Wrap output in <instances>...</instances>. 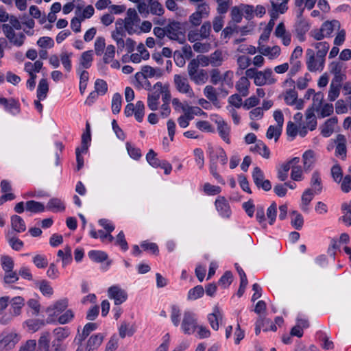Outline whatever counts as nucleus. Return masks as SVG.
Masks as SVG:
<instances>
[{"label":"nucleus","mask_w":351,"mask_h":351,"mask_svg":"<svg viewBox=\"0 0 351 351\" xmlns=\"http://www.w3.org/2000/svg\"><path fill=\"white\" fill-rule=\"evenodd\" d=\"M210 64L213 66H221L223 62L222 52L220 50H216L210 56Z\"/></svg>","instance_id":"de8ad7c7"},{"label":"nucleus","mask_w":351,"mask_h":351,"mask_svg":"<svg viewBox=\"0 0 351 351\" xmlns=\"http://www.w3.org/2000/svg\"><path fill=\"white\" fill-rule=\"evenodd\" d=\"M208 77L206 71L201 69L197 73H196L193 77H191V80L194 81L195 84H199L200 83L204 84L207 81Z\"/></svg>","instance_id":"8fccbe9b"},{"label":"nucleus","mask_w":351,"mask_h":351,"mask_svg":"<svg viewBox=\"0 0 351 351\" xmlns=\"http://www.w3.org/2000/svg\"><path fill=\"white\" fill-rule=\"evenodd\" d=\"M93 61V51L89 50L82 53L80 59V65L84 69H88Z\"/></svg>","instance_id":"e433bc0d"},{"label":"nucleus","mask_w":351,"mask_h":351,"mask_svg":"<svg viewBox=\"0 0 351 351\" xmlns=\"http://www.w3.org/2000/svg\"><path fill=\"white\" fill-rule=\"evenodd\" d=\"M217 210L223 217H229L231 214L230 208L228 201L224 197H219L215 200Z\"/></svg>","instance_id":"ddd939ff"},{"label":"nucleus","mask_w":351,"mask_h":351,"mask_svg":"<svg viewBox=\"0 0 351 351\" xmlns=\"http://www.w3.org/2000/svg\"><path fill=\"white\" fill-rule=\"evenodd\" d=\"M315 193H315V191L311 189H307L303 192L302 198H301V200H302L301 209L304 212H308V206L312 201V199L314 197V195Z\"/></svg>","instance_id":"6ab92c4d"},{"label":"nucleus","mask_w":351,"mask_h":351,"mask_svg":"<svg viewBox=\"0 0 351 351\" xmlns=\"http://www.w3.org/2000/svg\"><path fill=\"white\" fill-rule=\"evenodd\" d=\"M104 339L102 333H97L91 335L86 342L85 351H95L98 349Z\"/></svg>","instance_id":"9b49d317"},{"label":"nucleus","mask_w":351,"mask_h":351,"mask_svg":"<svg viewBox=\"0 0 351 351\" xmlns=\"http://www.w3.org/2000/svg\"><path fill=\"white\" fill-rule=\"evenodd\" d=\"M250 86V82L248 79L245 76H242L237 82L235 87L241 96L246 97L249 93Z\"/></svg>","instance_id":"aec40b11"},{"label":"nucleus","mask_w":351,"mask_h":351,"mask_svg":"<svg viewBox=\"0 0 351 351\" xmlns=\"http://www.w3.org/2000/svg\"><path fill=\"white\" fill-rule=\"evenodd\" d=\"M157 154L153 150L149 149V152L146 155V160L148 163L154 168H158L160 165V160L157 157Z\"/></svg>","instance_id":"a18cd8bd"},{"label":"nucleus","mask_w":351,"mask_h":351,"mask_svg":"<svg viewBox=\"0 0 351 351\" xmlns=\"http://www.w3.org/2000/svg\"><path fill=\"white\" fill-rule=\"evenodd\" d=\"M129 325L126 322H122L119 330V336L123 339L126 335L132 336L134 333V330L132 328H129Z\"/></svg>","instance_id":"4d7b16f0"},{"label":"nucleus","mask_w":351,"mask_h":351,"mask_svg":"<svg viewBox=\"0 0 351 351\" xmlns=\"http://www.w3.org/2000/svg\"><path fill=\"white\" fill-rule=\"evenodd\" d=\"M239 7L241 12L243 11L245 13V18L247 20L250 21L254 18V8L253 5L241 3Z\"/></svg>","instance_id":"6e6d98bb"},{"label":"nucleus","mask_w":351,"mask_h":351,"mask_svg":"<svg viewBox=\"0 0 351 351\" xmlns=\"http://www.w3.org/2000/svg\"><path fill=\"white\" fill-rule=\"evenodd\" d=\"M89 258L95 263L106 262V266L108 267L111 265L112 261L108 260V255L106 252L101 250H90L88 253Z\"/></svg>","instance_id":"f8f14e48"},{"label":"nucleus","mask_w":351,"mask_h":351,"mask_svg":"<svg viewBox=\"0 0 351 351\" xmlns=\"http://www.w3.org/2000/svg\"><path fill=\"white\" fill-rule=\"evenodd\" d=\"M298 97V92L295 89L287 90L284 97L285 102L287 105L293 106L297 101Z\"/></svg>","instance_id":"58836bf2"},{"label":"nucleus","mask_w":351,"mask_h":351,"mask_svg":"<svg viewBox=\"0 0 351 351\" xmlns=\"http://www.w3.org/2000/svg\"><path fill=\"white\" fill-rule=\"evenodd\" d=\"M38 349L39 351H64L65 347L57 341H53L50 345V333L44 332L38 341Z\"/></svg>","instance_id":"f257e3e1"},{"label":"nucleus","mask_w":351,"mask_h":351,"mask_svg":"<svg viewBox=\"0 0 351 351\" xmlns=\"http://www.w3.org/2000/svg\"><path fill=\"white\" fill-rule=\"evenodd\" d=\"M1 266L5 272L12 271L14 268V261L12 258L7 255L1 257Z\"/></svg>","instance_id":"79ce46f5"},{"label":"nucleus","mask_w":351,"mask_h":351,"mask_svg":"<svg viewBox=\"0 0 351 351\" xmlns=\"http://www.w3.org/2000/svg\"><path fill=\"white\" fill-rule=\"evenodd\" d=\"M149 12L154 15L162 16L165 10L162 4L157 0H149Z\"/></svg>","instance_id":"473e14b6"},{"label":"nucleus","mask_w":351,"mask_h":351,"mask_svg":"<svg viewBox=\"0 0 351 351\" xmlns=\"http://www.w3.org/2000/svg\"><path fill=\"white\" fill-rule=\"evenodd\" d=\"M108 295L110 299H113L114 300L115 305H119L128 299V294L126 291L115 285L108 288Z\"/></svg>","instance_id":"39448f33"},{"label":"nucleus","mask_w":351,"mask_h":351,"mask_svg":"<svg viewBox=\"0 0 351 351\" xmlns=\"http://www.w3.org/2000/svg\"><path fill=\"white\" fill-rule=\"evenodd\" d=\"M204 93L206 98L210 100L215 106L220 108V106L219 105V102L217 99V94L213 86L210 85L206 86L204 89Z\"/></svg>","instance_id":"4be33fe9"},{"label":"nucleus","mask_w":351,"mask_h":351,"mask_svg":"<svg viewBox=\"0 0 351 351\" xmlns=\"http://www.w3.org/2000/svg\"><path fill=\"white\" fill-rule=\"evenodd\" d=\"M121 95L119 93L114 94L112 99V111L113 114H116L120 112L121 108Z\"/></svg>","instance_id":"a19ab883"},{"label":"nucleus","mask_w":351,"mask_h":351,"mask_svg":"<svg viewBox=\"0 0 351 351\" xmlns=\"http://www.w3.org/2000/svg\"><path fill=\"white\" fill-rule=\"evenodd\" d=\"M180 310L178 306L173 305L171 306V319L175 326H178L180 324Z\"/></svg>","instance_id":"680f3d73"},{"label":"nucleus","mask_w":351,"mask_h":351,"mask_svg":"<svg viewBox=\"0 0 351 351\" xmlns=\"http://www.w3.org/2000/svg\"><path fill=\"white\" fill-rule=\"evenodd\" d=\"M206 5L205 3L199 5L197 12L193 13L189 17V21L194 26H198L201 24L202 14L206 10Z\"/></svg>","instance_id":"412c9836"},{"label":"nucleus","mask_w":351,"mask_h":351,"mask_svg":"<svg viewBox=\"0 0 351 351\" xmlns=\"http://www.w3.org/2000/svg\"><path fill=\"white\" fill-rule=\"evenodd\" d=\"M306 65L308 70L311 72L316 71L318 68L316 67L315 64V53L313 49H308L306 50Z\"/></svg>","instance_id":"4c0bfd02"},{"label":"nucleus","mask_w":351,"mask_h":351,"mask_svg":"<svg viewBox=\"0 0 351 351\" xmlns=\"http://www.w3.org/2000/svg\"><path fill=\"white\" fill-rule=\"evenodd\" d=\"M331 175L336 182L339 183L343 178V172L339 165L337 164L331 168Z\"/></svg>","instance_id":"bf43d9fd"},{"label":"nucleus","mask_w":351,"mask_h":351,"mask_svg":"<svg viewBox=\"0 0 351 351\" xmlns=\"http://www.w3.org/2000/svg\"><path fill=\"white\" fill-rule=\"evenodd\" d=\"M230 16L234 23H240L243 18V13L241 8L239 6H233L231 9Z\"/></svg>","instance_id":"603ef678"},{"label":"nucleus","mask_w":351,"mask_h":351,"mask_svg":"<svg viewBox=\"0 0 351 351\" xmlns=\"http://www.w3.org/2000/svg\"><path fill=\"white\" fill-rule=\"evenodd\" d=\"M56 339L53 341H57L59 343H62L61 341L69 337L70 335V330L68 327H58L53 331Z\"/></svg>","instance_id":"c756f323"},{"label":"nucleus","mask_w":351,"mask_h":351,"mask_svg":"<svg viewBox=\"0 0 351 351\" xmlns=\"http://www.w3.org/2000/svg\"><path fill=\"white\" fill-rule=\"evenodd\" d=\"M219 319H222V315L219 308L217 306H215L213 309V313H210L208 315V320L209 322V324L211 328L215 330H217L219 329Z\"/></svg>","instance_id":"f3484780"},{"label":"nucleus","mask_w":351,"mask_h":351,"mask_svg":"<svg viewBox=\"0 0 351 351\" xmlns=\"http://www.w3.org/2000/svg\"><path fill=\"white\" fill-rule=\"evenodd\" d=\"M318 338L320 341H323L322 348L325 350H331L334 348V343L332 341L329 340L328 335L322 332L319 331L317 333Z\"/></svg>","instance_id":"c03bdc74"},{"label":"nucleus","mask_w":351,"mask_h":351,"mask_svg":"<svg viewBox=\"0 0 351 351\" xmlns=\"http://www.w3.org/2000/svg\"><path fill=\"white\" fill-rule=\"evenodd\" d=\"M233 280V275L230 271H226L218 281V285L224 289L228 287Z\"/></svg>","instance_id":"ea45409f"},{"label":"nucleus","mask_w":351,"mask_h":351,"mask_svg":"<svg viewBox=\"0 0 351 351\" xmlns=\"http://www.w3.org/2000/svg\"><path fill=\"white\" fill-rule=\"evenodd\" d=\"M95 90L101 95H105L108 91V84L106 82L101 79L96 80L95 82Z\"/></svg>","instance_id":"3c124183"},{"label":"nucleus","mask_w":351,"mask_h":351,"mask_svg":"<svg viewBox=\"0 0 351 351\" xmlns=\"http://www.w3.org/2000/svg\"><path fill=\"white\" fill-rule=\"evenodd\" d=\"M253 181L258 189H262L265 191L271 189V184L269 180H265V175L260 167H256L252 171Z\"/></svg>","instance_id":"20e7f679"},{"label":"nucleus","mask_w":351,"mask_h":351,"mask_svg":"<svg viewBox=\"0 0 351 351\" xmlns=\"http://www.w3.org/2000/svg\"><path fill=\"white\" fill-rule=\"evenodd\" d=\"M167 29V36L173 40H176L179 43L183 44L185 42V38H180V33L176 31V29L171 26L170 23H169L166 26Z\"/></svg>","instance_id":"c9c22d12"},{"label":"nucleus","mask_w":351,"mask_h":351,"mask_svg":"<svg viewBox=\"0 0 351 351\" xmlns=\"http://www.w3.org/2000/svg\"><path fill=\"white\" fill-rule=\"evenodd\" d=\"M161 92L156 90L152 94H149L147 97V106L151 110L155 111L158 109V100Z\"/></svg>","instance_id":"c85d7f7f"},{"label":"nucleus","mask_w":351,"mask_h":351,"mask_svg":"<svg viewBox=\"0 0 351 351\" xmlns=\"http://www.w3.org/2000/svg\"><path fill=\"white\" fill-rule=\"evenodd\" d=\"M28 328L33 332L37 331L41 326L45 325V322L40 319H28L26 321Z\"/></svg>","instance_id":"5fc2aeb1"},{"label":"nucleus","mask_w":351,"mask_h":351,"mask_svg":"<svg viewBox=\"0 0 351 351\" xmlns=\"http://www.w3.org/2000/svg\"><path fill=\"white\" fill-rule=\"evenodd\" d=\"M174 84L176 89L180 93L189 94L190 97L194 96V92L186 77H182L181 75L176 74L174 75Z\"/></svg>","instance_id":"423d86ee"},{"label":"nucleus","mask_w":351,"mask_h":351,"mask_svg":"<svg viewBox=\"0 0 351 351\" xmlns=\"http://www.w3.org/2000/svg\"><path fill=\"white\" fill-rule=\"evenodd\" d=\"M250 151L256 152L265 158H269L270 156V151L267 146L261 140L256 142V144L250 147Z\"/></svg>","instance_id":"a211bd4d"},{"label":"nucleus","mask_w":351,"mask_h":351,"mask_svg":"<svg viewBox=\"0 0 351 351\" xmlns=\"http://www.w3.org/2000/svg\"><path fill=\"white\" fill-rule=\"evenodd\" d=\"M197 328L195 315L191 311H185L181 324V328L184 334H193Z\"/></svg>","instance_id":"7ed1b4c3"},{"label":"nucleus","mask_w":351,"mask_h":351,"mask_svg":"<svg viewBox=\"0 0 351 351\" xmlns=\"http://www.w3.org/2000/svg\"><path fill=\"white\" fill-rule=\"evenodd\" d=\"M311 25L306 20L296 21L294 24V30L299 41L304 42L305 34L310 29Z\"/></svg>","instance_id":"0eeeda50"},{"label":"nucleus","mask_w":351,"mask_h":351,"mask_svg":"<svg viewBox=\"0 0 351 351\" xmlns=\"http://www.w3.org/2000/svg\"><path fill=\"white\" fill-rule=\"evenodd\" d=\"M68 299L64 298L60 300H58L53 306H49L47 309V312L50 313L51 311H55L52 315H56V313H62L68 306Z\"/></svg>","instance_id":"393cba45"},{"label":"nucleus","mask_w":351,"mask_h":351,"mask_svg":"<svg viewBox=\"0 0 351 351\" xmlns=\"http://www.w3.org/2000/svg\"><path fill=\"white\" fill-rule=\"evenodd\" d=\"M338 122L337 117H332L327 119L321 126V134L324 137H329L334 131V126Z\"/></svg>","instance_id":"4468645a"},{"label":"nucleus","mask_w":351,"mask_h":351,"mask_svg":"<svg viewBox=\"0 0 351 351\" xmlns=\"http://www.w3.org/2000/svg\"><path fill=\"white\" fill-rule=\"evenodd\" d=\"M282 129L278 126L270 125L267 131L266 136L269 139L274 138L275 141H277L281 134Z\"/></svg>","instance_id":"09e8293b"},{"label":"nucleus","mask_w":351,"mask_h":351,"mask_svg":"<svg viewBox=\"0 0 351 351\" xmlns=\"http://www.w3.org/2000/svg\"><path fill=\"white\" fill-rule=\"evenodd\" d=\"M72 53H68L62 52L60 55V60L62 64L66 71L69 72L71 70V61L70 60Z\"/></svg>","instance_id":"13d9d810"},{"label":"nucleus","mask_w":351,"mask_h":351,"mask_svg":"<svg viewBox=\"0 0 351 351\" xmlns=\"http://www.w3.org/2000/svg\"><path fill=\"white\" fill-rule=\"evenodd\" d=\"M37 45L42 48H51L54 46V42L51 37L43 36L38 40Z\"/></svg>","instance_id":"338daca9"},{"label":"nucleus","mask_w":351,"mask_h":351,"mask_svg":"<svg viewBox=\"0 0 351 351\" xmlns=\"http://www.w3.org/2000/svg\"><path fill=\"white\" fill-rule=\"evenodd\" d=\"M45 206L43 203L34 200H29L26 202V210L32 213H40L45 210Z\"/></svg>","instance_id":"f704fd0d"},{"label":"nucleus","mask_w":351,"mask_h":351,"mask_svg":"<svg viewBox=\"0 0 351 351\" xmlns=\"http://www.w3.org/2000/svg\"><path fill=\"white\" fill-rule=\"evenodd\" d=\"M341 189L343 192L347 193L351 191V176L346 175L341 180Z\"/></svg>","instance_id":"774afa93"},{"label":"nucleus","mask_w":351,"mask_h":351,"mask_svg":"<svg viewBox=\"0 0 351 351\" xmlns=\"http://www.w3.org/2000/svg\"><path fill=\"white\" fill-rule=\"evenodd\" d=\"M291 215L295 216L291 220V226L296 230H301L304 224V219L302 215L297 210H292L290 213Z\"/></svg>","instance_id":"7c9ffc66"},{"label":"nucleus","mask_w":351,"mask_h":351,"mask_svg":"<svg viewBox=\"0 0 351 351\" xmlns=\"http://www.w3.org/2000/svg\"><path fill=\"white\" fill-rule=\"evenodd\" d=\"M313 46L317 49L316 55L317 58H324L326 57L330 47L328 42H319L315 43Z\"/></svg>","instance_id":"2f4dec72"},{"label":"nucleus","mask_w":351,"mask_h":351,"mask_svg":"<svg viewBox=\"0 0 351 351\" xmlns=\"http://www.w3.org/2000/svg\"><path fill=\"white\" fill-rule=\"evenodd\" d=\"M39 284L40 291L44 295H51L53 294V291L49 282L46 280H43L39 282Z\"/></svg>","instance_id":"e2e57ef3"},{"label":"nucleus","mask_w":351,"mask_h":351,"mask_svg":"<svg viewBox=\"0 0 351 351\" xmlns=\"http://www.w3.org/2000/svg\"><path fill=\"white\" fill-rule=\"evenodd\" d=\"M49 91V84L46 78L40 80L37 88V97L39 100H43L47 97Z\"/></svg>","instance_id":"a878e982"},{"label":"nucleus","mask_w":351,"mask_h":351,"mask_svg":"<svg viewBox=\"0 0 351 351\" xmlns=\"http://www.w3.org/2000/svg\"><path fill=\"white\" fill-rule=\"evenodd\" d=\"M311 186H315L317 185L318 188L313 190L316 194H318L321 193L322 190V180L320 178L319 173L317 171H315L311 177Z\"/></svg>","instance_id":"49530a36"},{"label":"nucleus","mask_w":351,"mask_h":351,"mask_svg":"<svg viewBox=\"0 0 351 351\" xmlns=\"http://www.w3.org/2000/svg\"><path fill=\"white\" fill-rule=\"evenodd\" d=\"M33 263L38 268H45L48 265L47 258L40 254H37L33 258Z\"/></svg>","instance_id":"69168bd1"},{"label":"nucleus","mask_w":351,"mask_h":351,"mask_svg":"<svg viewBox=\"0 0 351 351\" xmlns=\"http://www.w3.org/2000/svg\"><path fill=\"white\" fill-rule=\"evenodd\" d=\"M124 114L127 117H131L133 114L136 120L141 123L145 115V105L142 101H138L136 104V109L132 103L129 102L125 108Z\"/></svg>","instance_id":"f03ea898"},{"label":"nucleus","mask_w":351,"mask_h":351,"mask_svg":"<svg viewBox=\"0 0 351 351\" xmlns=\"http://www.w3.org/2000/svg\"><path fill=\"white\" fill-rule=\"evenodd\" d=\"M204 293V288L201 285H197L189 290L188 293L189 300H197L203 296Z\"/></svg>","instance_id":"37998d69"},{"label":"nucleus","mask_w":351,"mask_h":351,"mask_svg":"<svg viewBox=\"0 0 351 351\" xmlns=\"http://www.w3.org/2000/svg\"><path fill=\"white\" fill-rule=\"evenodd\" d=\"M321 27L324 32H326L325 36H330L335 27L340 28V23L337 20L326 21L322 23Z\"/></svg>","instance_id":"cd10ccee"},{"label":"nucleus","mask_w":351,"mask_h":351,"mask_svg":"<svg viewBox=\"0 0 351 351\" xmlns=\"http://www.w3.org/2000/svg\"><path fill=\"white\" fill-rule=\"evenodd\" d=\"M11 304L10 313L13 316H17L21 314V308L25 305V300L21 296H16L10 300Z\"/></svg>","instance_id":"2eb2a0df"},{"label":"nucleus","mask_w":351,"mask_h":351,"mask_svg":"<svg viewBox=\"0 0 351 351\" xmlns=\"http://www.w3.org/2000/svg\"><path fill=\"white\" fill-rule=\"evenodd\" d=\"M0 105L3 106L6 111H8L13 114H18L20 112L19 102L12 97L10 99L1 97Z\"/></svg>","instance_id":"9d476101"},{"label":"nucleus","mask_w":351,"mask_h":351,"mask_svg":"<svg viewBox=\"0 0 351 351\" xmlns=\"http://www.w3.org/2000/svg\"><path fill=\"white\" fill-rule=\"evenodd\" d=\"M106 47L105 39L103 37H98L95 42V51L97 56H101Z\"/></svg>","instance_id":"052dcab7"},{"label":"nucleus","mask_w":351,"mask_h":351,"mask_svg":"<svg viewBox=\"0 0 351 351\" xmlns=\"http://www.w3.org/2000/svg\"><path fill=\"white\" fill-rule=\"evenodd\" d=\"M128 17L125 19V29L129 34H132V32L129 29V25H133L134 21L139 20L137 13L134 9L129 8L127 11Z\"/></svg>","instance_id":"5701e85b"},{"label":"nucleus","mask_w":351,"mask_h":351,"mask_svg":"<svg viewBox=\"0 0 351 351\" xmlns=\"http://www.w3.org/2000/svg\"><path fill=\"white\" fill-rule=\"evenodd\" d=\"M98 327L97 323L88 322L83 328L82 332H80V328H77V335L75 338V342L77 344H82L83 341H84L89 335L94 330H95Z\"/></svg>","instance_id":"6e6552de"},{"label":"nucleus","mask_w":351,"mask_h":351,"mask_svg":"<svg viewBox=\"0 0 351 351\" xmlns=\"http://www.w3.org/2000/svg\"><path fill=\"white\" fill-rule=\"evenodd\" d=\"M217 130L221 138L228 144L230 143L229 138L230 128L227 123L222 119L217 120Z\"/></svg>","instance_id":"dca6fc26"},{"label":"nucleus","mask_w":351,"mask_h":351,"mask_svg":"<svg viewBox=\"0 0 351 351\" xmlns=\"http://www.w3.org/2000/svg\"><path fill=\"white\" fill-rule=\"evenodd\" d=\"M315 152L308 149L302 155V159L304 162V169L305 171H308L311 169V166L314 163Z\"/></svg>","instance_id":"bb28decb"},{"label":"nucleus","mask_w":351,"mask_h":351,"mask_svg":"<svg viewBox=\"0 0 351 351\" xmlns=\"http://www.w3.org/2000/svg\"><path fill=\"white\" fill-rule=\"evenodd\" d=\"M12 229L17 232H23L26 230L24 220L19 215H13L11 217Z\"/></svg>","instance_id":"b1692460"},{"label":"nucleus","mask_w":351,"mask_h":351,"mask_svg":"<svg viewBox=\"0 0 351 351\" xmlns=\"http://www.w3.org/2000/svg\"><path fill=\"white\" fill-rule=\"evenodd\" d=\"M277 215V205L276 202H273L270 206L267 208V216L269 219V223L272 225L276 218Z\"/></svg>","instance_id":"864d4df0"},{"label":"nucleus","mask_w":351,"mask_h":351,"mask_svg":"<svg viewBox=\"0 0 351 351\" xmlns=\"http://www.w3.org/2000/svg\"><path fill=\"white\" fill-rule=\"evenodd\" d=\"M18 336L15 333H10L6 335H0V350H10L18 342Z\"/></svg>","instance_id":"1a4fd4ad"},{"label":"nucleus","mask_w":351,"mask_h":351,"mask_svg":"<svg viewBox=\"0 0 351 351\" xmlns=\"http://www.w3.org/2000/svg\"><path fill=\"white\" fill-rule=\"evenodd\" d=\"M2 29L5 37L12 43L14 37L16 36V34L13 29V27L10 26L9 24H3Z\"/></svg>","instance_id":"0e129e2a"},{"label":"nucleus","mask_w":351,"mask_h":351,"mask_svg":"<svg viewBox=\"0 0 351 351\" xmlns=\"http://www.w3.org/2000/svg\"><path fill=\"white\" fill-rule=\"evenodd\" d=\"M47 209L56 211H64L65 206L63 202L58 198L53 197L49 199L47 205Z\"/></svg>","instance_id":"72a5a7b5"}]
</instances>
